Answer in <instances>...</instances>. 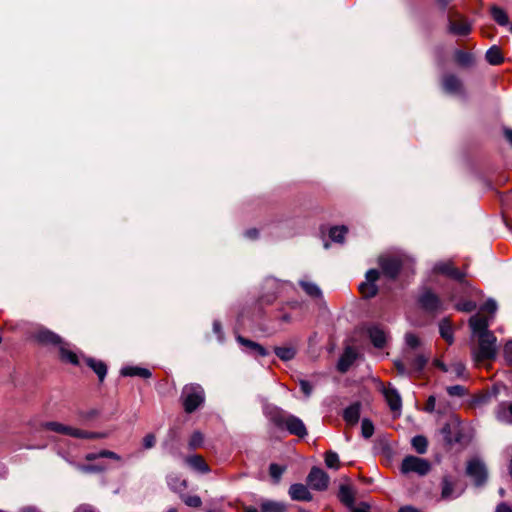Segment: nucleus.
<instances>
[{
  "label": "nucleus",
  "mask_w": 512,
  "mask_h": 512,
  "mask_svg": "<svg viewBox=\"0 0 512 512\" xmlns=\"http://www.w3.org/2000/svg\"><path fill=\"white\" fill-rule=\"evenodd\" d=\"M457 62L464 67H469L474 63V57L471 53L457 50L455 52Z\"/></svg>",
  "instance_id": "obj_43"
},
{
  "label": "nucleus",
  "mask_w": 512,
  "mask_h": 512,
  "mask_svg": "<svg viewBox=\"0 0 512 512\" xmlns=\"http://www.w3.org/2000/svg\"><path fill=\"white\" fill-rule=\"evenodd\" d=\"M378 265L381 272L377 269H369L365 274V281L359 284V290L366 299L373 298L378 293L377 280L382 273L388 280H395L403 266L401 256L384 255L378 258Z\"/></svg>",
  "instance_id": "obj_1"
},
{
  "label": "nucleus",
  "mask_w": 512,
  "mask_h": 512,
  "mask_svg": "<svg viewBox=\"0 0 512 512\" xmlns=\"http://www.w3.org/2000/svg\"><path fill=\"white\" fill-rule=\"evenodd\" d=\"M339 500L349 509H352L355 503L354 493L350 486L340 485L338 492Z\"/></svg>",
  "instance_id": "obj_28"
},
{
  "label": "nucleus",
  "mask_w": 512,
  "mask_h": 512,
  "mask_svg": "<svg viewBox=\"0 0 512 512\" xmlns=\"http://www.w3.org/2000/svg\"><path fill=\"white\" fill-rule=\"evenodd\" d=\"M435 406H436V398H435V396L431 395V396H429V398L427 400V403L425 406V411L432 413L435 411Z\"/></svg>",
  "instance_id": "obj_60"
},
{
  "label": "nucleus",
  "mask_w": 512,
  "mask_h": 512,
  "mask_svg": "<svg viewBox=\"0 0 512 512\" xmlns=\"http://www.w3.org/2000/svg\"><path fill=\"white\" fill-rule=\"evenodd\" d=\"M447 393L450 395V396H457V397H461L463 395L466 394V389L464 386L462 385H453V386H449L447 387Z\"/></svg>",
  "instance_id": "obj_52"
},
{
  "label": "nucleus",
  "mask_w": 512,
  "mask_h": 512,
  "mask_svg": "<svg viewBox=\"0 0 512 512\" xmlns=\"http://www.w3.org/2000/svg\"><path fill=\"white\" fill-rule=\"evenodd\" d=\"M503 353L505 360L512 366V340L505 344Z\"/></svg>",
  "instance_id": "obj_58"
},
{
  "label": "nucleus",
  "mask_w": 512,
  "mask_h": 512,
  "mask_svg": "<svg viewBox=\"0 0 512 512\" xmlns=\"http://www.w3.org/2000/svg\"><path fill=\"white\" fill-rule=\"evenodd\" d=\"M420 307L429 313H435L444 310V304L441 299L430 289H425L418 297Z\"/></svg>",
  "instance_id": "obj_7"
},
{
  "label": "nucleus",
  "mask_w": 512,
  "mask_h": 512,
  "mask_svg": "<svg viewBox=\"0 0 512 512\" xmlns=\"http://www.w3.org/2000/svg\"><path fill=\"white\" fill-rule=\"evenodd\" d=\"M261 509L263 512H284L286 506L281 502L266 500L261 503Z\"/></svg>",
  "instance_id": "obj_40"
},
{
  "label": "nucleus",
  "mask_w": 512,
  "mask_h": 512,
  "mask_svg": "<svg viewBox=\"0 0 512 512\" xmlns=\"http://www.w3.org/2000/svg\"><path fill=\"white\" fill-rule=\"evenodd\" d=\"M405 344L407 346V348L405 350L414 351V350H416L419 347L420 341H419L418 337L415 334L407 333L405 335Z\"/></svg>",
  "instance_id": "obj_48"
},
{
  "label": "nucleus",
  "mask_w": 512,
  "mask_h": 512,
  "mask_svg": "<svg viewBox=\"0 0 512 512\" xmlns=\"http://www.w3.org/2000/svg\"><path fill=\"white\" fill-rule=\"evenodd\" d=\"M489 322L490 320L481 315H474L469 320V325L472 331V336L476 337L480 334H491L492 332L489 331Z\"/></svg>",
  "instance_id": "obj_17"
},
{
  "label": "nucleus",
  "mask_w": 512,
  "mask_h": 512,
  "mask_svg": "<svg viewBox=\"0 0 512 512\" xmlns=\"http://www.w3.org/2000/svg\"><path fill=\"white\" fill-rule=\"evenodd\" d=\"M166 482L168 487L175 493L181 494L187 488V481L181 479L177 474L171 473L167 475Z\"/></svg>",
  "instance_id": "obj_25"
},
{
  "label": "nucleus",
  "mask_w": 512,
  "mask_h": 512,
  "mask_svg": "<svg viewBox=\"0 0 512 512\" xmlns=\"http://www.w3.org/2000/svg\"><path fill=\"white\" fill-rule=\"evenodd\" d=\"M181 400L186 413H193L205 401V392L201 385L192 383L183 387Z\"/></svg>",
  "instance_id": "obj_4"
},
{
  "label": "nucleus",
  "mask_w": 512,
  "mask_h": 512,
  "mask_svg": "<svg viewBox=\"0 0 512 512\" xmlns=\"http://www.w3.org/2000/svg\"><path fill=\"white\" fill-rule=\"evenodd\" d=\"M448 31L455 35L466 36L471 32V24L455 23L451 20H448Z\"/></svg>",
  "instance_id": "obj_34"
},
{
  "label": "nucleus",
  "mask_w": 512,
  "mask_h": 512,
  "mask_svg": "<svg viewBox=\"0 0 512 512\" xmlns=\"http://www.w3.org/2000/svg\"><path fill=\"white\" fill-rule=\"evenodd\" d=\"M179 497L188 507L198 508L202 505V500L198 495H188L182 492Z\"/></svg>",
  "instance_id": "obj_44"
},
{
  "label": "nucleus",
  "mask_w": 512,
  "mask_h": 512,
  "mask_svg": "<svg viewBox=\"0 0 512 512\" xmlns=\"http://www.w3.org/2000/svg\"><path fill=\"white\" fill-rule=\"evenodd\" d=\"M495 416L499 422L512 425V402H500L495 409Z\"/></svg>",
  "instance_id": "obj_23"
},
{
  "label": "nucleus",
  "mask_w": 512,
  "mask_h": 512,
  "mask_svg": "<svg viewBox=\"0 0 512 512\" xmlns=\"http://www.w3.org/2000/svg\"><path fill=\"white\" fill-rule=\"evenodd\" d=\"M491 15L494 21L500 26H507L509 24V18L505 10L498 6L491 7Z\"/></svg>",
  "instance_id": "obj_37"
},
{
  "label": "nucleus",
  "mask_w": 512,
  "mask_h": 512,
  "mask_svg": "<svg viewBox=\"0 0 512 512\" xmlns=\"http://www.w3.org/2000/svg\"><path fill=\"white\" fill-rule=\"evenodd\" d=\"M487 62L491 65H499L503 62V56L498 46H491L485 54Z\"/></svg>",
  "instance_id": "obj_35"
},
{
  "label": "nucleus",
  "mask_w": 512,
  "mask_h": 512,
  "mask_svg": "<svg viewBox=\"0 0 512 512\" xmlns=\"http://www.w3.org/2000/svg\"><path fill=\"white\" fill-rule=\"evenodd\" d=\"M478 344L472 348V357L475 362L493 359L497 352V338L493 333L476 336Z\"/></svg>",
  "instance_id": "obj_3"
},
{
  "label": "nucleus",
  "mask_w": 512,
  "mask_h": 512,
  "mask_svg": "<svg viewBox=\"0 0 512 512\" xmlns=\"http://www.w3.org/2000/svg\"><path fill=\"white\" fill-rule=\"evenodd\" d=\"M357 352L352 347H346L337 362V369L341 373L347 372L357 359Z\"/></svg>",
  "instance_id": "obj_18"
},
{
  "label": "nucleus",
  "mask_w": 512,
  "mask_h": 512,
  "mask_svg": "<svg viewBox=\"0 0 512 512\" xmlns=\"http://www.w3.org/2000/svg\"><path fill=\"white\" fill-rule=\"evenodd\" d=\"M367 333L372 344L376 348H383L387 342V333L378 325H371L367 329Z\"/></svg>",
  "instance_id": "obj_22"
},
{
  "label": "nucleus",
  "mask_w": 512,
  "mask_h": 512,
  "mask_svg": "<svg viewBox=\"0 0 512 512\" xmlns=\"http://www.w3.org/2000/svg\"><path fill=\"white\" fill-rule=\"evenodd\" d=\"M41 427L43 429L50 430L59 434L69 435L71 437L77 438L78 428L64 425L56 421L44 422L41 424Z\"/></svg>",
  "instance_id": "obj_21"
},
{
  "label": "nucleus",
  "mask_w": 512,
  "mask_h": 512,
  "mask_svg": "<svg viewBox=\"0 0 512 512\" xmlns=\"http://www.w3.org/2000/svg\"><path fill=\"white\" fill-rule=\"evenodd\" d=\"M464 487L459 485L456 480L446 475L441 481V497L445 500L456 499L464 492Z\"/></svg>",
  "instance_id": "obj_11"
},
{
  "label": "nucleus",
  "mask_w": 512,
  "mask_h": 512,
  "mask_svg": "<svg viewBox=\"0 0 512 512\" xmlns=\"http://www.w3.org/2000/svg\"><path fill=\"white\" fill-rule=\"evenodd\" d=\"M120 373L124 377L138 376L144 379H148L152 375L149 369L138 366H125L121 369Z\"/></svg>",
  "instance_id": "obj_26"
},
{
  "label": "nucleus",
  "mask_w": 512,
  "mask_h": 512,
  "mask_svg": "<svg viewBox=\"0 0 512 512\" xmlns=\"http://www.w3.org/2000/svg\"><path fill=\"white\" fill-rule=\"evenodd\" d=\"M400 470L403 474L415 473L418 476H425L431 470V463L427 459L408 455L403 458Z\"/></svg>",
  "instance_id": "obj_5"
},
{
  "label": "nucleus",
  "mask_w": 512,
  "mask_h": 512,
  "mask_svg": "<svg viewBox=\"0 0 512 512\" xmlns=\"http://www.w3.org/2000/svg\"><path fill=\"white\" fill-rule=\"evenodd\" d=\"M374 433V425L371 420L364 418L361 422V434L365 439H369Z\"/></svg>",
  "instance_id": "obj_47"
},
{
  "label": "nucleus",
  "mask_w": 512,
  "mask_h": 512,
  "mask_svg": "<svg viewBox=\"0 0 512 512\" xmlns=\"http://www.w3.org/2000/svg\"><path fill=\"white\" fill-rule=\"evenodd\" d=\"M466 474L472 478L475 486L480 487L487 481V469L482 460L473 458L468 461L466 467Z\"/></svg>",
  "instance_id": "obj_6"
},
{
  "label": "nucleus",
  "mask_w": 512,
  "mask_h": 512,
  "mask_svg": "<svg viewBox=\"0 0 512 512\" xmlns=\"http://www.w3.org/2000/svg\"><path fill=\"white\" fill-rule=\"evenodd\" d=\"M443 90L452 95L464 96V87L461 79L455 74H446L442 79Z\"/></svg>",
  "instance_id": "obj_13"
},
{
  "label": "nucleus",
  "mask_w": 512,
  "mask_h": 512,
  "mask_svg": "<svg viewBox=\"0 0 512 512\" xmlns=\"http://www.w3.org/2000/svg\"><path fill=\"white\" fill-rule=\"evenodd\" d=\"M269 420L279 429H285L289 434L304 438L308 433L304 422L297 416L292 415L280 407L270 405L265 409Z\"/></svg>",
  "instance_id": "obj_2"
},
{
  "label": "nucleus",
  "mask_w": 512,
  "mask_h": 512,
  "mask_svg": "<svg viewBox=\"0 0 512 512\" xmlns=\"http://www.w3.org/2000/svg\"><path fill=\"white\" fill-rule=\"evenodd\" d=\"M33 338L42 345H54L60 346L63 342V339L53 331L41 327L33 333Z\"/></svg>",
  "instance_id": "obj_14"
},
{
  "label": "nucleus",
  "mask_w": 512,
  "mask_h": 512,
  "mask_svg": "<svg viewBox=\"0 0 512 512\" xmlns=\"http://www.w3.org/2000/svg\"><path fill=\"white\" fill-rule=\"evenodd\" d=\"M156 444V437L154 434L149 433L143 438V448L144 449H151Z\"/></svg>",
  "instance_id": "obj_56"
},
{
  "label": "nucleus",
  "mask_w": 512,
  "mask_h": 512,
  "mask_svg": "<svg viewBox=\"0 0 512 512\" xmlns=\"http://www.w3.org/2000/svg\"><path fill=\"white\" fill-rule=\"evenodd\" d=\"M286 470V466H282L276 463L269 465V474L275 484H278L281 480L283 473Z\"/></svg>",
  "instance_id": "obj_42"
},
{
  "label": "nucleus",
  "mask_w": 512,
  "mask_h": 512,
  "mask_svg": "<svg viewBox=\"0 0 512 512\" xmlns=\"http://www.w3.org/2000/svg\"><path fill=\"white\" fill-rule=\"evenodd\" d=\"M274 352L283 361L292 360L296 355V350L293 347H275Z\"/></svg>",
  "instance_id": "obj_41"
},
{
  "label": "nucleus",
  "mask_w": 512,
  "mask_h": 512,
  "mask_svg": "<svg viewBox=\"0 0 512 512\" xmlns=\"http://www.w3.org/2000/svg\"><path fill=\"white\" fill-rule=\"evenodd\" d=\"M347 232L348 229L346 226H334L329 230V238L335 243L342 244Z\"/></svg>",
  "instance_id": "obj_36"
},
{
  "label": "nucleus",
  "mask_w": 512,
  "mask_h": 512,
  "mask_svg": "<svg viewBox=\"0 0 512 512\" xmlns=\"http://www.w3.org/2000/svg\"><path fill=\"white\" fill-rule=\"evenodd\" d=\"M186 463L195 471L202 474L210 472L209 466L200 455H192L186 458Z\"/></svg>",
  "instance_id": "obj_29"
},
{
  "label": "nucleus",
  "mask_w": 512,
  "mask_h": 512,
  "mask_svg": "<svg viewBox=\"0 0 512 512\" xmlns=\"http://www.w3.org/2000/svg\"><path fill=\"white\" fill-rule=\"evenodd\" d=\"M457 310L464 312H472L476 309V303L474 301H464L456 305Z\"/></svg>",
  "instance_id": "obj_54"
},
{
  "label": "nucleus",
  "mask_w": 512,
  "mask_h": 512,
  "mask_svg": "<svg viewBox=\"0 0 512 512\" xmlns=\"http://www.w3.org/2000/svg\"><path fill=\"white\" fill-rule=\"evenodd\" d=\"M236 340L243 347V351L247 354L260 357H265L269 354L268 350L264 346L252 340L246 339L241 335H238Z\"/></svg>",
  "instance_id": "obj_16"
},
{
  "label": "nucleus",
  "mask_w": 512,
  "mask_h": 512,
  "mask_svg": "<svg viewBox=\"0 0 512 512\" xmlns=\"http://www.w3.org/2000/svg\"><path fill=\"white\" fill-rule=\"evenodd\" d=\"M495 512H512V507L506 502H501L496 506Z\"/></svg>",
  "instance_id": "obj_62"
},
{
  "label": "nucleus",
  "mask_w": 512,
  "mask_h": 512,
  "mask_svg": "<svg viewBox=\"0 0 512 512\" xmlns=\"http://www.w3.org/2000/svg\"><path fill=\"white\" fill-rule=\"evenodd\" d=\"M498 309L497 302L493 298L487 299V301L481 306V311H487L494 314Z\"/></svg>",
  "instance_id": "obj_53"
},
{
  "label": "nucleus",
  "mask_w": 512,
  "mask_h": 512,
  "mask_svg": "<svg viewBox=\"0 0 512 512\" xmlns=\"http://www.w3.org/2000/svg\"><path fill=\"white\" fill-rule=\"evenodd\" d=\"M69 465L83 474H97L103 473L106 468L100 464H81L77 462H69Z\"/></svg>",
  "instance_id": "obj_30"
},
{
  "label": "nucleus",
  "mask_w": 512,
  "mask_h": 512,
  "mask_svg": "<svg viewBox=\"0 0 512 512\" xmlns=\"http://www.w3.org/2000/svg\"><path fill=\"white\" fill-rule=\"evenodd\" d=\"M86 364L96 373L102 382L107 375V366L103 361L88 357L85 359Z\"/></svg>",
  "instance_id": "obj_31"
},
{
  "label": "nucleus",
  "mask_w": 512,
  "mask_h": 512,
  "mask_svg": "<svg viewBox=\"0 0 512 512\" xmlns=\"http://www.w3.org/2000/svg\"><path fill=\"white\" fill-rule=\"evenodd\" d=\"M353 512H370L369 511V506H367L366 504L362 503L359 507H354L351 509Z\"/></svg>",
  "instance_id": "obj_64"
},
{
  "label": "nucleus",
  "mask_w": 512,
  "mask_h": 512,
  "mask_svg": "<svg viewBox=\"0 0 512 512\" xmlns=\"http://www.w3.org/2000/svg\"><path fill=\"white\" fill-rule=\"evenodd\" d=\"M402 355L404 357V361L413 373L421 372L429 360L428 355L417 352L416 350H404Z\"/></svg>",
  "instance_id": "obj_12"
},
{
  "label": "nucleus",
  "mask_w": 512,
  "mask_h": 512,
  "mask_svg": "<svg viewBox=\"0 0 512 512\" xmlns=\"http://www.w3.org/2000/svg\"><path fill=\"white\" fill-rule=\"evenodd\" d=\"M109 436L108 432H88L78 429L77 438L79 439H104Z\"/></svg>",
  "instance_id": "obj_45"
},
{
  "label": "nucleus",
  "mask_w": 512,
  "mask_h": 512,
  "mask_svg": "<svg viewBox=\"0 0 512 512\" xmlns=\"http://www.w3.org/2000/svg\"><path fill=\"white\" fill-rule=\"evenodd\" d=\"M329 480L328 474L319 467H312L307 476V484L316 491L326 490Z\"/></svg>",
  "instance_id": "obj_10"
},
{
  "label": "nucleus",
  "mask_w": 512,
  "mask_h": 512,
  "mask_svg": "<svg viewBox=\"0 0 512 512\" xmlns=\"http://www.w3.org/2000/svg\"><path fill=\"white\" fill-rule=\"evenodd\" d=\"M325 464L328 468L337 470L339 468V456L334 451H328L325 454Z\"/></svg>",
  "instance_id": "obj_46"
},
{
  "label": "nucleus",
  "mask_w": 512,
  "mask_h": 512,
  "mask_svg": "<svg viewBox=\"0 0 512 512\" xmlns=\"http://www.w3.org/2000/svg\"><path fill=\"white\" fill-rule=\"evenodd\" d=\"M213 332L216 334L217 339L220 343H223L224 341V333L222 330V326L218 320H215L213 322Z\"/></svg>",
  "instance_id": "obj_57"
},
{
  "label": "nucleus",
  "mask_w": 512,
  "mask_h": 512,
  "mask_svg": "<svg viewBox=\"0 0 512 512\" xmlns=\"http://www.w3.org/2000/svg\"><path fill=\"white\" fill-rule=\"evenodd\" d=\"M394 365L400 375L410 376L413 372L410 370L407 363L404 361V357L402 359H397L394 361Z\"/></svg>",
  "instance_id": "obj_49"
},
{
  "label": "nucleus",
  "mask_w": 512,
  "mask_h": 512,
  "mask_svg": "<svg viewBox=\"0 0 512 512\" xmlns=\"http://www.w3.org/2000/svg\"><path fill=\"white\" fill-rule=\"evenodd\" d=\"M97 415H98L97 410L92 409L87 412H81L79 416L82 420L89 421V420L95 418Z\"/></svg>",
  "instance_id": "obj_59"
},
{
  "label": "nucleus",
  "mask_w": 512,
  "mask_h": 512,
  "mask_svg": "<svg viewBox=\"0 0 512 512\" xmlns=\"http://www.w3.org/2000/svg\"><path fill=\"white\" fill-rule=\"evenodd\" d=\"M439 333L441 337L449 344L453 343V328L450 321L447 318H444L439 322Z\"/></svg>",
  "instance_id": "obj_33"
},
{
  "label": "nucleus",
  "mask_w": 512,
  "mask_h": 512,
  "mask_svg": "<svg viewBox=\"0 0 512 512\" xmlns=\"http://www.w3.org/2000/svg\"><path fill=\"white\" fill-rule=\"evenodd\" d=\"M441 434L443 436V439L444 441L451 445L453 444L454 442H457L459 439L456 437V438H453L451 436V426L450 424L446 423L442 428H441Z\"/></svg>",
  "instance_id": "obj_51"
},
{
  "label": "nucleus",
  "mask_w": 512,
  "mask_h": 512,
  "mask_svg": "<svg viewBox=\"0 0 512 512\" xmlns=\"http://www.w3.org/2000/svg\"><path fill=\"white\" fill-rule=\"evenodd\" d=\"M411 445L417 453L424 454L428 448V441L426 437L422 435H416L412 438Z\"/></svg>",
  "instance_id": "obj_39"
},
{
  "label": "nucleus",
  "mask_w": 512,
  "mask_h": 512,
  "mask_svg": "<svg viewBox=\"0 0 512 512\" xmlns=\"http://www.w3.org/2000/svg\"><path fill=\"white\" fill-rule=\"evenodd\" d=\"M466 367L463 362L455 361L449 365L448 374L452 379L463 378L465 376Z\"/></svg>",
  "instance_id": "obj_38"
},
{
  "label": "nucleus",
  "mask_w": 512,
  "mask_h": 512,
  "mask_svg": "<svg viewBox=\"0 0 512 512\" xmlns=\"http://www.w3.org/2000/svg\"><path fill=\"white\" fill-rule=\"evenodd\" d=\"M299 386L307 398L311 396L313 388L309 381L301 379L299 380Z\"/></svg>",
  "instance_id": "obj_55"
},
{
  "label": "nucleus",
  "mask_w": 512,
  "mask_h": 512,
  "mask_svg": "<svg viewBox=\"0 0 512 512\" xmlns=\"http://www.w3.org/2000/svg\"><path fill=\"white\" fill-rule=\"evenodd\" d=\"M433 271L457 280L463 287L468 286V282L465 280V273L455 268L451 261L437 262L433 267Z\"/></svg>",
  "instance_id": "obj_8"
},
{
  "label": "nucleus",
  "mask_w": 512,
  "mask_h": 512,
  "mask_svg": "<svg viewBox=\"0 0 512 512\" xmlns=\"http://www.w3.org/2000/svg\"><path fill=\"white\" fill-rule=\"evenodd\" d=\"M69 347H70V344H68L64 341L62 342V344L58 347L59 353H60V358L62 361L76 366L79 364V357Z\"/></svg>",
  "instance_id": "obj_27"
},
{
  "label": "nucleus",
  "mask_w": 512,
  "mask_h": 512,
  "mask_svg": "<svg viewBox=\"0 0 512 512\" xmlns=\"http://www.w3.org/2000/svg\"><path fill=\"white\" fill-rule=\"evenodd\" d=\"M244 236L247 238V239H250V240H255L258 238L259 236V231L256 229V228H251V229H248L244 232Z\"/></svg>",
  "instance_id": "obj_61"
},
{
  "label": "nucleus",
  "mask_w": 512,
  "mask_h": 512,
  "mask_svg": "<svg viewBox=\"0 0 512 512\" xmlns=\"http://www.w3.org/2000/svg\"><path fill=\"white\" fill-rule=\"evenodd\" d=\"M289 496L295 501H311L313 496L308 487L302 483L292 484L289 488Z\"/></svg>",
  "instance_id": "obj_20"
},
{
  "label": "nucleus",
  "mask_w": 512,
  "mask_h": 512,
  "mask_svg": "<svg viewBox=\"0 0 512 512\" xmlns=\"http://www.w3.org/2000/svg\"><path fill=\"white\" fill-rule=\"evenodd\" d=\"M381 391L391 411L399 414L402 408V399L398 390L392 385H388L382 386Z\"/></svg>",
  "instance_id": "obj_15"
},
{
  "label": "nucleus",
  "mask_w": 512,
  "mask_h": 512,
  "mask_svg": "<svg viewBox=\"0 0 512 512\" xmlns=\"http://www.w3.org/2000/svg\"><path fill=\"white\" fill-rule=\"evenodd\" d=\"M280 282L275 278H267L263 283V292L259 297V302L261 305H270L272 304L280 291Z\"/></svg>",
  "instance_id": "obj_9"
},
{
  "label": "nucleus",
  "mask_w": 512,
  "mask_h": 512,
  "mask_svg": "<svg viewBox=\"0 0 512 512\" xmlns=\"http://www.w3.org/2000/svg\"><path fill=\"white\" fill-rule=\"evenodd\" d=\"M204 436L200 431H195L189 440L190 449H196L203 444Z\"/></svg>",
  "instance_id": "obj_50"
},
{
  "label": "nucleus",
  "mask_w": 512,
  "mask_h": 512,
  "mask_svg": "<svg viewBox=\"0 0 512 512\" xmlns=\"http://www.w3.org/2000/svg\"><path fill=\"white\" fill-rule=\"evenodd\" d=\"M360 412H361V403L360 402H354L351 405H349L347 408L343 411V419L345 422L349 425H355L358 423L360 418Z\"/></svg>",
  "instance_id": "obj_24"
},
{
  "label": "nucleus",
  "mask_w": 512,
  "mask_h": 512,
  "mask_svg": "<svg viewBox=\"0 0 512 512\" xmlns=\"http://www.w3.org/2000/svg\"><path fill=\"white\" fill-rule=\"evenodd\" d=\"M74 512H96L94 507L89 504H81L79 505Z\"/></svg>",
  "instance_id": "obj_63"
},
{
  "label": "nucleus",
  "mask_w": 512,
  "mask_h": 512,
  "mask_svg": "<svg viewBox=\"0 0 512 512\" xmlns=\"http://www.w3.org/2000/svg\"><path fill=\"white\" fill-rule=\"evenodd\" d=\"M507 387L502 383H496L494 384L489 390H487L485 393L475 397L474 404L475 405H485L488 402H490L493 398H496L501 391H506Z\"/></svg>",
  "instance_id": "obj_19"
},
{
  "label": "nucleus",
  "mask_w": 512,
  "mask_h": 512,
  "mask_svg": "<svg viewBox=\"0 0 512 512\" xmlns=\"http://www.w3.org/2000/svg\"><path fill=\"white\" fill-rule=\"evenodd\" d=\"M299 285L308 296L315 299L322 297V291L316 283L307 280H300Z\"/></svg>",
  "instance_id": "obj_32"
}]
</instances>
